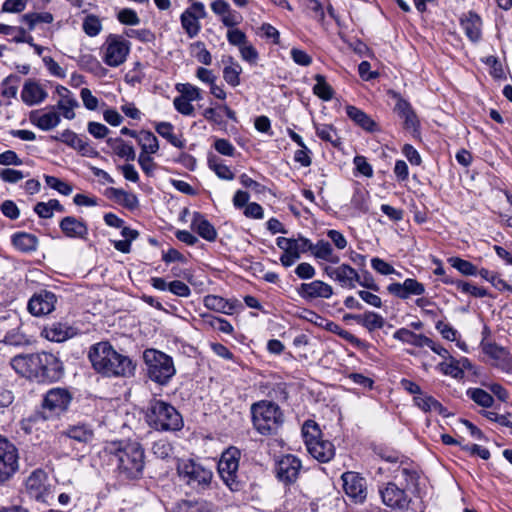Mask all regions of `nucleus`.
Returning a JSON list of instances; mask_svg holds the SVG:
<instances>
[{
  "label": "nucleus",
  "instance_id": "f257e3e1",
  "mask_svg": "<svg viewBox=\"0 0 512 512\" xmlns=\"http://www.w3.org/2000/svg\"><path fill=\"white\" fill-rule=\"evenodd\" d=\"M92 368L104 377H130L135 366L132 360L119 352L106 341L92 345L88 352Z\"/></svg>",
  "mask_w": 512,
  "mask_h": 512
},
{
  "label": "nucleus",
  "instance_id": "f03ea898",
  "mask_svg": "<svg viewBox=\"0 0 512 512\" xmlns=\"http://www.w3.org/2000/svg\"><path fill=\"white\" fill-rule=\"evenodd\" d=\"M73 400L72 393L67 388L55 387L49 389L42 401L43 412L35 413L22 422V428L27 434L45 425L48 418H58L66 413Z\"/></svg>",
  "mask_w": 512,
  "mask_h": 512
},
{
  "label": "nucleus",
  "instance_id": "7ed1b4c3",
  "mask_svg": "<svg viewBox=\"0 0 512 512\" xmlns=\"http://www.w3.org/2000/svg\"><path fill=\"white\" fill-rule=\"evenodd\" d=\"M252 424L262 435H272L278 432L284 423V414L278 404L260 400L250 407Z\"/></svg>",
  "mask_w": 512,
  "mask_h": 512
},
{
  "label": "nucleus",
  "instance_id": "20e7f679",
  "mask_svg": "<svg viewBox=\"0 0 512 512\" xmlns=\"http://www.w3.org/2000/svg\"><path fill=\"white\" fill-rule=\"evenodd\" d=\"M146 420L156 430L175 431L182 427V418L177 410L160 400L150 402Z\"/></svg>",
  "mask_w": 512,
  "mask_h": 512
},
{
  "label": "nucleus",
  "instance_id": "39448f33",
  "mask_svg": "<svg viewBox=\"0 0 512 512\" xmlns=\"http://www.w3.org/2000/svg\"><path fill=\"white\" fill-rule=\"evenodd\" d=\"M143 357L148 376L152 381L163 385L175 375L173 360L167 354L155 349H147Z\"/></svg>",
  "mask_w": 512,
  "mask_h": 512
},
{
  "label": "nucleus",
  "instance_id": "423d86ee",
  "mask_svg": "<svg viewBox=\"0 0 512 512\" xmlns=\"http://www.w3.org/2000/svg\"><path fill=\"white\" fill-rule=\"evenodd\" d=\"M177 471L187 485L197 491H204L212 485V470L192 459L179 460Z\"/></svg>",
  "mask_w": 512,
  "mask_h": 512
},
{
  "label": "nucleus",
  "instance_id": "0eeeda50",
  "mask_svg": "<svg viewBox=\"0 0 512 512\" xmlns=\"http://www.w3.org/2000/svg\"><path fill=\"white\" fill-rule=\"evenodd\" d=\"M395 475L400 479L404 489L410 495L421 498L426 488L427 479L419 467L413 463L401 460Z\"/></svg>",
  "mask_w": 512,
  "mask_h": 512
},
{
  "label": "nucleus",
  "instance_id": "6e6552de",
  "mask_svg": "<svg viewBox=\"0 0 512 512\" xmlns=\"http://www.w3.org/2000/svg\"><path fill=\"white\" fill-rule=\"evenodd\" d=\"M103 61L110 67H118L123 64L130 52V43L123 36L110 34L103 46Z\"/></svg>",
  "mask_w": 512,
  "mask_h": 512
},
{
  "label": "nucleus",
  "instance_id": "1a4fd4ad",
  "mask_svg": "<svg viewBox=\"0 0 512 512\" xmlns=\"http://www.w3.org/2000/svg\"><path fill=\"white\" fill-rule=\"evenodd\" d=\"M63 374L62 362L53 354L42 352L35 354L33 378L41 381H56Z\"/></svg>",
  "mask_w": 512,
  "mask_h": 512
},
{
  "label": "nucleus",
  "instance_id": "9d476101",
  "mask_svg": "<svg viewBox=\"0 0 512 512\" xmlns=\"http://www.w3.org/2000/svg\"><path fill=\"white\" fill-rule=\"evenodd\" d=\"M26 490L37 501L49 504L54 499V487L45 471L37 469L26 480Z\"/></svg>",
  "mask_w": 512,
  "mask_h": 512
},
{
  "label": "nucleus",
  "instance_id": "9b49d317",
  "mask_svg": "<svg viewBox=\"0 0 512 512\" xmlns=\"http://www.w3.org/2000/svg\"><path fill=\"white\" fill-rule=\"evenodd\" d=\"M378 492L383 504L391 509L404 511L411 503L410 495L394 481L379 485Z\"/></svg>",
  "mask_w": 512,
  "mask_h": 512
},
{
  "label": "nucleus",
  "instance_id": "f8f14e48",
  "mask_svg": "<svg viewBox=\"0 0 512 512\" xmlns=\"http://www.w3.org/2000/svg\"><path fill=\"white\" fill-rule=\"evenodd\" d=\"M118 469L127 478H137L144 467L143 450H115Z\"/></svg>",
  "mask_w": 512,
  "mask_h": 512
},
{
  "label": "nucleus",
  "instance_id": "ddd939ff",
  "mask_svg": "<svg viewBox=\"0 0 512 512\" xmlns=\"http://www.w3.org/2000/svg\"><path fill=\"white\" fill-rule=\"evenodd\" d=\"M323 272L331 280L338 283L342 288L354 289L359 281V273L349 264L343 263L338 266H325Z\"/></svg>",
  "mask_w": 512,
  "mask_h": 512
},
{
  "label": "nucleus",
  "instance_id": "4468645a",
  "mask_svg": "<svg viewBox=\"0 0 512 512\" xmlns=\"http://www.w3.org/2000/svg\"><path fill=\"white\" fill-rule=\"evenodd\" d=\"M343 490L354 503H363L367 497L366 480L356 472H345L341 476Z\"/></svg>",
  "mask_w": 512,
  "mask_h": 512
},
{
  "label": "nucleus",
  "instance_id": "2eb2a0df",
  "mask_svg": "<svg viewBox=\"0 0 512 512\" xmlns=\"http://www.w3.org/2000/svg\"><path fill=\"white\" fill-rule=\"evenodd\" d=\"M480 346L483 353L494 360L495 367L505 373H512V355L506 348L485 341H481Z\"/></svg>",
  "mask_w": 512,
  "mask_h": 512
},
{
  "label": "nucleus",
  "instance_id": "dca6fc26",
  "mask_svg": "<svg viewBox=\"0 0 512 512\" xmlns=\"http://www.w3.org/2000/svg\"><path fill=\"white\" fill-rule=\"evenodd\" d=\"M56 302L57 297L53 292L41 290L30 298L27 308L34 316H44L54 311Z\"/></svg>",
  "mask_w": 512,
  "mask_h": 512
},
{
  "label": "nucleus",
  "instance_id": "f3484780",
  "mask_svg": "<svg viewBox=\"0 0 512 512\" xmlns=\"http://www.w3.org/2000/svg\"><path fill=\"white\" fill-rule=\"evenodd\" d=\"M389 294L401 299L407 300L412 296H422L426 289L423 283L414 278H407L402 283L393 282L387 286Z\"/></svg>",
  "mask_w": 512,
  "mask_h": 512
},
{
  "label": "nucleus",
  "instance_id": "a211bd4d",
  "mask_svg": "<svg viewBox=\"0 0 512 512\" xmlns=\"http://www.w3.org/2000/svg\"><path fill=\"white\" fill-rule=\"evenodd\" d=\"M397 99L394 111L403 120V127L414 136L419 135L420 121L411 104L400 95H394Z\"/></svg>",
  "mask_w": 512,
  "mask_h": 512
},
{
  "label": "nucleus",
  "instance_id": "6ab92c4d",
  "mask_svg": "<svg viewBox=\"0 0 512 512\" xmlns=\"http://www.w3.org/2000/svg\"><path fill=\"white\" fill-rule=\"evenodd\" d=\"M301 461L293 455H285L276 464V474L280 481L291 484L298 478Z\"/></svg>",
  "mask_w": 512,
  "mask_h": 512
},
{
  "label": "nucleus",
  "instance_id": "aec40b11",
  "mask_svg": "<svg viewBox=\"0 0 512 512\" xmlns=\"http://www.w3.org/2000/svg\"><path fill=\"white\" fill-rule=\"evenodd\" d=\"M240 450H224L218 462V472L227 485L234 482L239 467Z\"/></svg>",
  "mask_w": 512,
  "mask_h": 512
},
{
  "label": "nucleus",
  "instance_id": "412c9836",
  "mask_svg": "<svg viewBox=\"0 0 512 512\" xmlns=\"http://www.w3.org/2000/svg\"><path fill=\"white\" fill-rule=\"evenodd\" d=\"M56 140L65 143L67 146L76 150L85 157H97L98 151L90 145L86 138H83L72 130H64L60 136L55 137Z\"/></svg>",
  "mask_w": 512,
  "mask_h": 512
},
{
  "label": "nucleus",
  "instance_id": "4be33fe9",
  "mask_svg": "<svg viewBox=\"0 0 512 512\" xmlns=\"http://www.w3.org/2000/svg\"><path fill=\"white\" fill-rule=\"evenodd\" d=\"M333 293V287L321 280L302 283L298 289V294L300 297L306 300H312L316 298L329 299L332 297Z\"/></svg>",
  "mask_w": 512,
  "mask_h": 512
},
{
  "label": "nucleus",
  "instance_id": "5701e85b",
  "mask_svg": "<svg viewBox=\"0 0 512 512\" xmlns=\"http://www.w3.org/2000/svg\"><path fill=\"white\" fill-rule=\"evenodd\" d=\"M55 93L58 95L55 108H57L65 119L72 120L75 118L74 109L79 106V103L73 93L62 85H57Z\"/></svg>",
  "mask_w": 512,
  "mask_h": 512
},
{
  "label": "nucleus",
  "instance_id": "b1692460",
  "mask_svg": "<svg viewBox=\"0 0 512 512\" xmlns=\"http://www.w3.org/2000/svg\"><path fill=\"white\" fill-rule=\"evenodd\" d=\"M30 122L43 131L57 127L61 121L60 114L51 107L48 111L34 110L29 115Z\"/></svg>",
  "mask_w": 512,
  "mask_h": 512
},
{
  "label": "nucleus",
  "instance_id": "393cba45",
  "mask_svg": "<svg viewBox=\"0 0 512 512\" xmlns=\"http://www.w3.org/2000/svg\"><path fill=\"white\" fill-rule=\"evenodd\" d=\"M59 227L68 238L86 240L89 230L87 224L74 216H66L59 222Z\"/></svg>",
  "mask_w": 512,
  "mask_h": 512
},
{
  "label": "nucleus",
  "instance_id": "a878e982",
  "mask_svg": "<svg viewBox=\"0 0 512 512\" xmlns=\"http://www.w3.org/2000/svg\"><path fill=\"white\" fill-rule=\"evenodd\" d=\"M77 334V330L63 322H53L49 325H46L41 335L49 341L52 342H63Z\"/></svg>",
  "mask_w": 512,
  "mask_h": 512
},
{
  "label": "nucleus",
  "instance_id": "bb28decb",
  "mask_svg": "<svg viewBox=\"0 0 512 512\" xmlns=\"http://www.w3.org/2000/svg\"><path fill=\"white\" fill-rule=\"evenodd\" d=\"M48 97L45 88L36 80H27L21 91V99L28 106L42 103Z\"/></svg>",
  "mask_w": 512,
  "mask_h": 512
},
{
  "label": "nucleus",
  "instance_id": "cd10ccee",
  "mask_svg": "<svg viewBox=\"0 0 512 512\" xmlns=\"http://www.w3.org/2000/svg\"><path fill=\"white\" fill-rule=\"evenodd\" d=\"M460 25L465 35L472 42H478L482 36V19L473 11L464 13L460 17Z\"/></svg>",
  "mask_w": 512,
  "mask_h": 512
},
{
  "label": "nucleus",
  "instance_id": "c85d7f7f",
  "mask_svg": "<svg viewBox=\"0 0 512 512\" xmlns=\"http://www.w3.org/2000/svg\"><path fill=\"white\" fill-rule=\"evenodd\" d=\"M310 240L299 236L295 238L286 253H283L280 257V262L284 267L292 266L301 256L302 253L309 251Z\"/></svg>",
  "mask_w": 512,
  "mask_h": 512
},
{
  "label": "nucleus",
  "instance_id": "c756f323",
  "mask_svg": "<svg viewBox=\"0 0 512 512\" xmlns=\"http://www.w3.org/2000/svg\"><path fill=\"white\" fill-rule=\"evenodd\" d=\"M191 229L209 242H214L218 235L215 227L199 212L193 214Z\"/></svg>",
  "mask_w": 512,
  "mask_h": 512
},
{
  "label": "nucleus",
  "instance_id": "7c9ffc66",
  "mask_svg": "<svg viewBox=\"0 0 512 512\" xmlns=\"http://www.w3.org/2000/svg\"><path fill=\"white\" fill-rule=\"evenodd\" d=\"M347 116L358 126L364 129L367 132L373 133L379 131V127L377 123L363 110L353 106L348 105L345 108Z\"/></svg>",
  "mask_w": 512,
  "mask_h": 512
},
{
  "label": "nucleus",
  "instance_id": "2f4dec72",
  "mask_svg": "<svg viewBox=\"0 0 512 512\" xmlns=\"http://www.w3.org/2000/svg\"><path fill=\"white\" fill-rule=\"evenodd\" d=\"M301 433L306 448H316L317 446H324L321 429L315 421L306 420L302 425Z\"/></svg>",
  "mask_w": 512,
  "mask_h": 512
},
{
  "label": "nucleus",
  "instance_id": "473e14b6",
  "mask_svg": "<svg viewBox=\"0 0 512 512\" xmlns=\"http://www.w3.org/2000/svg\"><path fill=\"white\" fill-rule=\"evenodd\" d=\"M309 251L318 260H324L332 264H337L340 261V257L334 252L330 242L325 240H319L316 243L310 241Z\"/></svg>",
  "mask_w": 512,
  "mask_h": 512
},
{
  "label": "nucleus",
  "instance_id": "72a5a7b5",
  "mask_svg": "<svg viewBox=\"0 0 512 512\" xmlns=\"http://www.w3.org/2000/svg\"><path fill=\"white\" fill-rule=\"evenodd\" d=\"M17 450H0V481L8 479L18 468Z\"/></svg>",
  "mask_w": 512,
  "mask_h": 512
},
{
  "label": "nucleus",
  "instance_id": "f704fd0d",
  "mask_svg": "<svg viewBox=\"0 0 512 512\" xmlns=\"http://www.w3.org/2000/svg\"><path fill=\"white\" fill-rule=\"evenodd\" d=\"M155 131L164 139H166L172 146L183 149L186 145L182 135L174 133V126L170 122L162 121L154 125Z\"/></svg>",
  "mask_w": 512,
  "mask_h": 512
},
{
  "label": "nucleus",
  "instance_id": "c9c22d12",
  "mask_svg": "<svg viewBox=\"0 0 512 512\" xmlns=\"http://www.w3.org/2000/svg\"><path fill=\"white\" fill-rule=\"evenodd\" d=\"M393 338L402 343L410 344L415 347H424L430 343V338L423 334H416L407 328H400L394 332Z\"/></svg>",
  "mask_w": 512,
  "mask_h": 512
},
{
  "label": "nucleus",
  "instance_id": "e433bc0d",
  "mask_svg": "<svg viewBox=\"0 0 512 512\" xmlns=\"http://www.w3.org/2000/svg\"><path fill=\"white\" fill-rule=\"evenodd\" d=\"M65 435L77 442L78 444L88 445L94 438V432L85 424H78L70 426L66 431Z\"/></svg>",
  "mask_w": 512,
  "mask_h": 512
},
{
  "label": "nucleus",
  "instance_id": "4c0bfd02",
  "mask_svg": "<svg viewBox=\"0 0 512 512\" xmlns=\"http://www.w3.org/2000/svg\"><path fill=\"white\" fill-rule=\"evenodd\" d=\"M11 366L18 374L32 378L35 354L15 356L11 359Z\"/></svg>",
  "mask_w": 512,
  "mask_h": 512
},
{
  "label": "nucleus",
  "instance_id": "58836bf2",
  "mask_svg": "<svg viewBox=\"0 0 512 512\" xmlns=\"http://www.w3.org/2000/svg\"><path fill=\"white\" fill-rule=\"evenodd\" d=\"M12 243L21 252H32L38 247V239L35 235L26 232H17L12 236Z\"/></svg>",
  "mask_w": 512,
  "mask_h": 512
},
{
  "label": "nucleus",
  "instance_id": "ea45409f",
  "mask_svg": "<svg viewBox=\"0 0 512 512\" xmlns=\"http://www.w3.org/2000/svg\"><path fill=\"white\" fill-rule=\"evenodd\" d=\"M352 318L370 332L383 328L385 324V319L373 311H367L362 315H354Z\"/></svg>",
  "mask_w": 512,
  "mask_h": 512
},
{
  "label": "nucleus",
  "instance_id": "a19ab883",
  "mask_svg": "<svg viewBox=\"0 0 512 512\" xmlns=\"http://www.w3.org/2000/svg\"><path fill=\"white\" fill-rule=\"evenodd\" d=\"M414 404L424 412H435L440 415H445V408L434 397L422 393L421 395L414 396Z\"/></svg>",
  "mask_w": 512,
  "mask_h": 512
},
{
  "label": "nucleus",
  "instance_id": "79ce46f5",
  "mask_svg": "<svg viewBox=\"0 0 512 512\" xmlns=\"http://www.w3.org/2000/svg\"><path fill=\"white\" fill-rule=\"evenodd\" d=\"M107 144L110 146L113 152L121 158H125L128 161H133L136 157L134 148L121 138H109L107 140Z\"/></svg>",
  "mask_w": 512,
  "mask_h": 512
},
{
  "label": "nucleus",
  "instance_id": "37998d69",
  "mask_svg": "<svg viewBox=\"0 0 512 512\" xmlns=\"http://www.w3.org/2000/svg\"><path fill=\"white\" fill-rule=\"evenodd\" d=\"M204 306L219 313L232 314L234 306L226 299L217 295H207L203 299Z\"/></svg>",
  "mask_w": 512,
  "mask_h": 512
},
{
  "label": "nucleus",
  "instance_id": "c03bdc74",
  "mask_svg": "<svg viewBox=\"0 0 512 512\" xmlns=\"http://www.w3.org/2000/svg\"><path fill=\"white\" fill-rule=\"evenodd\" d=\"M137 142L141 147V153L155 154L159 150L157 137L150 131H140L137 136Z\"/></svg>",
  "mask_w": 512,
  "mask_h": 512
},
{
  "label": "nucleus",
  "instance_id": "a18cd8bd",
  "mask_svg": "<svg viewBox=\"0 0 512 512\" xmlns=\"http://www.w3.org/2000/svg\"><path fill=\"white\" fill-rule=\"evenodd\" d=\"M316 135L325 142L330 143L334 147L341 145V138L337 130L331 124H315Z\"/></svg>",
  "mask_w": 512,
  "mask_h": 512
},
{
  "label": "nucleus",
  "instance_id": "49530a36",
  "mask_svg": "<svg viewBox=\"0 0 512 512\" xmlns=\"http://www.w3.org/2000/svg\"><path fill=\"white\" fill-rule=\"evenodd\" d=\"M208 166L222 180L230 181L235 177L231 169L225 165L219 157L215 155L208 157Z\"/></svg>",
  "mask_w": 512,
  "mask_h": 512
},
{
  "label": "nucleus",
  "instance_id": "de8ad7c7",
  "mask_svg": "<svg viewBox=\"0 0 512 512\" xmlns=\"http://www.w3.org/2000/svg\"><path fill=\"white\" fill-rule=\"evenodd\" d=\"M316 84L313 87V92L323 101H330L334 96L333 88L326 82L323 75H315Z\"/></svg>",
  "mask_w": 512,
  "mask_h": 512
},
{
  "label": "nucleus",
  "instance_id": "09e8293b",
  "mask_svg": "<svg viewBox=\"0 0 512 512\" xmlns=\"http://www.w3.org/2000/svg\"><path fill=\"white\" fill-rule=\"evenodd\" d=\"M182 28L185 30L189 38L196 37L201 29L199 19L192 16L190 12H183L180 17Z\"/></svg>",
  "mask_w": 512,
  "mask_h": 512
},
{
  "label": "nucleus",
  "instance_id": "8fccbe9b",
  "mask_svg": "<svg viewBox=\"0 0 512 512\" xmlns=\"http://www.w3.org/2000/svg\"><path fill=\"white\" fill-rule=\"evenodd\" d=\"M467 396L484 408H489L494 403L492 395L481 388H469L467 390Z\"/></svg>",
  "mask_w": 512,
  "mask_h": 512
},
{
  "label": "nucleus",
  "instance_id": "3c124183",
  "mask_svg": "<svg viewBox=\"0 0 512 512\" xmlns=\"http://www.w3.org/2000/svg\"><path fill=\"white\" fill-rule=\"evenodd\" d=\"M20 77L14 74L7 76L1 82V94L7 99L15 98L18 92Z\"/></svg>",
  "mask_w": 512,
  "mask_h": 512
},
{
  "label": "nucleus",
  "instance_id": "603ef678",
  "mask_svg": "<svg viewBox=\"0 0 512 512\" xmlns=\"http://www.w3.org/2000/svg\"><path fill=\"white\" fill-rule=\"evenodd\" d=\"M241 72L242 67L240 64L230 60V64L223 69V78L229 85L236 87L240 84Z\"/></svg>",
  "mask_w": 512,
  "mask_h": 512
},
{
  "label": "nucleus",
  "instance_id": "864d4df0",
  "mask_svg": "<svg viewBox=\"0 0 512 512\" xmlns=\"http://www.w3.org/2000/svg\"><path fill=\"white\" fill-rule=\"evenodd\" d=\"M450 362H440L437 365V369L444 375L451 376L455 379H460L464 376L463 369L459 366V362L452 357V359H449Z\"/></svg>",
  "mask_w": 512,
  "mask_h": 512
},
{
  "label": "nucleus",
  "instance_id": "5fc2aeb1",
  "mask_svg": "<svg viewBox=\"0 0 512 512\" xmlns=\"http://www.w3.org/2000/svg\"><path fill=\"white\" fill-rule=\"evenodd\" d=\"M448 263L465 276H475L478 272L474 264L460 257H450Z\"/></svg>",
  "mask_w": 512,
  "mask_h": 512
},
{
  "label": "nucleus",
  "instance_id": "6e6d98bb",
  "mask_svg": "<svg viewBox=\"0 0 512 512\" xmlns=\"http://www.w3.org/2000/svg\"><path fill=\"white\" fill-rule=\"evenodd\" d=\"M182 509L184 512H217V507L206 500L185 501Z\"/></svg>",
  "mask_w": 512,
  "mask_h": 512
},
{
  "label": "nucleus",
  "instance_id": "4d7b16f0",
  "mask_svg": "<svg viewBox=\"0 0 512 512\" xmlns=\"http://www.w3.org/2000/svg\"><path fill=\"white\" fill-rule=\"evenodd\" d=\"M53 21V15L49 12L43 13H28L22 16V22L29 26L30 30H33L35 25L38 23H51Z\"/></svg>",
  "mask_w": 512,
  "mask_h": 512
},
{
  "label": "nucleus",
  "instance_id": "13d9d810",
  "mask_svg": "<svg viewBox=\"0 0 512 512\" xmlns=\"http://www.w3.org/2000/svg\"><path fill=\"white\" fill-rule=\"evenodd\" d=\"M82 28L88 36L95 37L101 32L102 24L97 16L91 14L85 17Z\"/></svg>",
  "mask_w": 512,
  "mask_h": 512
},
{
  "label": "nucleus",
  "instance_id": "bf43d9fd",
  "mask_svg": "<svg viewBox=\"0 0 512 512\" xmlns=\"http://www.w3.org/2000/svg\"><path fill=\"white\" fill-rule=\"evenodd\" d=\"M45 182L50 188L58 191L62 195L68 196L72 193V186L55 176H45Z\"/></svg>",
  "mask_w": 512,
  "mask_h": 512
},
{
  "label": "nucleus",
  "instance_id": "052dcab7",
  "mask_svg": "<svg viewBox=\"0 0 512 512\" xmlns=\"http://www.w3.org/2000/svg\"><path fill=\"white\" fill-rule=\"evenodd\" d=\"M371 266L376 272H378L381 275L396 274L399 277L401 276V274L397 272L391 264H389L388 262L384 261L381 258H372Z\"/></svg>",
  "mask_w": 512,
  "mask_h": 512
},
{
  "label": "nucleus",
  "instance_id": "680f3d73",
  "mask_svg": "<svg viewBox=\"0 0 512 512\" xmlns=\"http://www.w3.org/2000/svg\"><path fill=\"white\" fill-rule=\"evenodd\" d=\"M457 289L460 290L462 293L469 294V295H472L477 298H483L488 295L486 289H484L482 287L475 286V285H473L469 282H465V281H461V282L457 283Z\"/></svg>",
  "mask_w": 512,
  "mask_h": 512
},
{
  "label": "nucleus",
  "instance_id": "e2e57ef3",
  "mask_svg": "<svg viewBox=\"0 0 512 512\" xmlns=\"http://www.w3.org/2000/svg\"><path fill=\"white\" fill-rule=\"evenodd\" d=\"M175 109L185 116H192L194 114V107L191 104V100L180 95L176 97L173 101Z\"/></svg>",
  "mask_w": 512,
  "mask_h": 512
},
{
  "label": "nucleus",
  "instance_id": "0e129e2a",
  "mask_svg": "<svg viewBox=\"0 0 512 512\" xmlns=\"http://www.w3.org/2000/svg\"><path fill=\"white\" fill-rule=\"evenodd\" d=\"M239 52L242 59L250 64H256L258 61L259 54L249 41L239 48Z\"/></svg>",
  "mask_w": 512,
  "mask_h": 512
},
{
  "label": "nucleus",
  "instance_id": "69168bd1",
  "mask_svg": "<svg viewBox=\"0 0 512 512\" xmlns=\"http://www.w3.org/2000/svg\"><path fill=\"white\" fill-rule=\"evenodd\" d=\"M27 176L28 174H24L22 171L12 168H5L0 171V179L12 184L19 182Z\"/></svg>",
  "mask_w": 512,
  "mask_h": 512
},
{
  "label": "nucleus",
  "instance_id": "338daca9",
  "mask_svg": "<svg viewBox=\"0 0 512 512\" xmlns=\"http://www.w3.org/2000/svg\"><path fill=\"white\" fill-rule=\"evenodd\" d=\"M42 61L49 73L58 78H65L66 71L52 57L44 56Z\"/></svg>",
  "mask_w": 512,
  "mask_h": 512
},
{
  "label": "nucleus",
  "instance_id": "774afa93",
  "mask_svg": "<svg viewBox=\"0 0 512 512\" xmlns=\"http://www.w3.org/2000/svg\"><path fill=\"white\" fill-rule=\"evenodd\" d=\"M226 36L229 44L238 48L248 41L246 34L238 28L229 29Z\"/></svg>",
  "mask_w": 512,
  "mask_h": 512
}]
</instances>
